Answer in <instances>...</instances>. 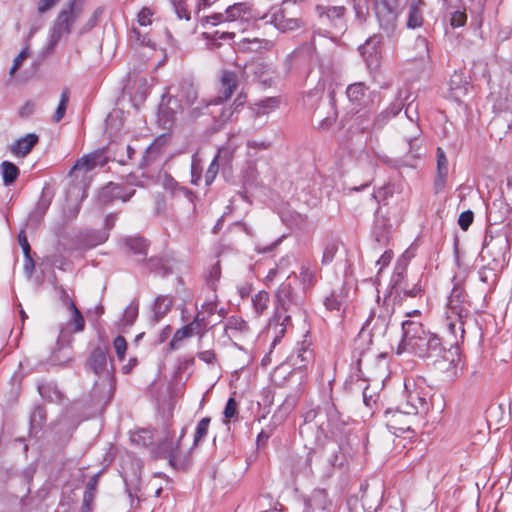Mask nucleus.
Returning a JSON list of instances; mask_svg holds the SVG:
<instances>
[{
  "label": "nucleus",
  "instance_id": "20",
  "mask_svg": "<svg viewBox=\"0 0 512 512\" xmlns=\"http://www.w3.org/2000/svg\"><path fill=\"white\" fill-rule=\"evenodd\" d=\"M451 97L459 101L467 93V82L461 75L454 74L449 82Z\"/></svg>",
  "mask_w": 512,
  "mask_h": 512
},
{
  "label": "nucleus",
  "instance_id": "18",
  "mask_svg": "<svg viewBox=\"0 0 512 512\" xmlns=\"http://www.w3.org/2000/svg\"><path fill=\"white\" fill-rule=\"evenodd\" d=\"M281 218L290 228L304 230L309 225L308 217L298 212L282 213Z\"/></svg>",
  "mask_w": 512,
  "mask_h": 512
},
{
  "label": "nucleus",
  "instance_id": "16",
  "mask_svg": "<svg viewBox=\"0 0 512 512\" xmlns=\"http://www.w3.org/2000/svg\"><path fill=\"white\" fill-rule=\"evenodd\" d=\"M199 327V322L197 319H195L192 323L182 327L181 329H178L174 335L172 340L169 343V349L175 350L179 348V346L182 344V342L191 337L195 330H197Z\"/></svg>",
  "mask_w": 512,
  "mask_h": 512
},
{
  "label": "nucleus",
  "instance_id": "58",
  "mask_svg": "<svg viewBox=\"0 0 512 512\" xmlns=\"http://www.w3.org/2000/svg\"><path fill=\"white\" fill-rule=\"evenodd\" d=\"M401 110L400 104H393L390 110L387 112L389 114V117L396 116Z\"/></svg>",
  "mask_w": 512,
  "mask_h": 512
},
{
  "label": "nucleus",
  "instance_id": "12",
  "mask_svg": "<svg viewBox=\"0 0 512 512\" xmlns=\"http://www.w3.org/2000/svg\"><path fill=\"white\" fill-rule=\"evenodd\" d=\"M237 85L238 81L236 75L232 72H224L221 77L219 96L217 97L215 104H218L219 101L227 100L230 98Z\"/></svg>",
  "mask_w": 512,
  "mask_h": 512
},
{
  "label": "nucleus",
  "instance_id": "62",
  "mask_svg": "<svg viewBox=\"0 0 512 512\" xmlns=\"http://www.w3.org/2000/svg\"><path fill=\"white\" fill-rule=\"evenodd\" d=\"M449 309L451 310V313L456 314L458 316V318L461 319V317H462L461 311H454L455 308L452 306Z\"/></svg>",
  "mask_w": 512,
  "mask_h": 512
},
{
  "label": "nucleus",
  "instance_id": "24",
  "mask_svg": "<svg viewBox=\"0 0 512 512\" xmlns=\"http://www.w3.org/2000/svg\"><path fill=\"white\" fill-rule=\"evenodd\" d=\"M1 175L5 185H11L19 175V169L11 162L4 161L1 166Z\"/></svg>",
  "mask_w": 512,
  "mask_h": 512
},
{
  "label": "nucleus",
  "instance_id": "43",
  "mask_svg": "<svg viewBox=\"0 0 512 512\" xmlns=\"http://www.w3.org/2000/svg\"><path fill=\"white\" fill-rule=\"evenodd\" d=\"M344 15V7H329L326 11V17L333 21H341Z\"/></svg>",
  "mask_w": 512,
  "mask_h": 512
},
{
  "label": "nucleus",
  "instance_id": "36",
  "mask_svg": "<svg viewBox=\"0 0 512 512\" xmlns=\"http://www.w3.org/2000/svg\"><path fill=\"white\" fill-rule=\"evenodd\" d=\"M353 3L357 19L360 22L364 21L368 15L367 0H353Z\"/></svg>",
  "mask_w": 512,
  "mask_h": 512
},
{
  "label": "nucleus",
  "instance_id": "30",
  "mask_svg": "<svg viewBox=\"0 0 512 512\" xmlns=\"http://www.w3.org/2000/svg\"><path fill=\"white\" fill-rule=\"evenodd\" d=\"M291 295V286L289 284H282L276 292V299L278 304L284 309L287 310L288 302Z\"/></svg>",
  "mask_w": 512,
  "mask_h": 512
},
{
  "label": "nucleus",
  "instance_id": "35",
  "mask_svg": "<svg viewBox=\"0 0 512 512\" xmlns=\"http://www.w3.org/2000/svg\"><path fill=\"white\" fill-rule=\"evenodd\" d=\"M113 347L120 361L124 360L127 350V342L123 336H117L113 341Z\"/></svg>",
  "mask_w": 512,
  "mask_h": 512
},
{
  "label": "nucleus",
  "instance_id": "52",
  "mask_svg": "<svg viewBox=\"0 0 512 512\" xmlns=\"http://www.w3.org/2000/svg\"><path fill=\"white\" fill-rule=\"evenodd\" d=\"M199 358L206 363H212L215 355L213 352L207 350L199 353Z\"/></svg>",
  "mask_w": 512,
  "mask_h": 512
},
{
  "label": "nucleus",
  "instance_id": "41",
  "mask_svg": "<svg viewBox=\"0 0 512 512\" xmlns=\"http://www.w3.org/2000/svg\"><path fill=\"white\" fill-rule=\"evenodd\" d=\"M473 219H474V215H473L472 211H470V210L464 211L460 214V216L458 218V224L461 227V229L466 231L472 224Z\"/></svg>",
  "mask_w": 512,
  "mask_h": 512
},
{
  "label": "nucleus",
  "instance_id": "4",
  "mask_svg": "<svg viewBox=\"0 0 512 512\" xmlns=\"http://www.w3.org/2000/svg\"><path fill=\"white\" fill-rule=\"evenodd\" d=\"M374 11L380 28L388 35L392 34L401 13L398 0H375Z\"/></svg>",
  "mask_w": 512,
  "mask_h": 512
},
{
  "label": "nucleus",
  "instance_id": "54",
  "mask_svg": "<svg viewBox=\"0 0 512 512\" xmlns=\"http://www.w3.org/2000/svg\"><path fill=\"white\" fill-rule=\"evenodd\" d=\"M235 35L234 32H228V31H215L213 34V39H224V38H232Z\"/></svg>",
  "mask_w": 512,
  "mask_h": 512
},
{
  "label": "nucleus",
  "instance_id": "53",
  "mask_svg": "<svg viewBox=\"0 0 512 512\" xmlns=\"http://www.w3.org/2000/svg\"><path fill=\"white\" fill-rule=\"evenodd\" d=\"M278 273H279V268L278 267L270 269V271L268 272V274L265 277V283L267 285L271 284L275 280V278H276Z\"/></svg>",
  "mask_w": 512,
  "mask_h": 512
},
{
  "label": "nucleus",
  "instance_id": "49",
  "mask_svg": "<svg viewBox=\"0 0 512 512\" xmlns=\"http://www.w3.org/2000/svg\"><path fill=\"white\" fill-rule=\"evenodd\" d=\"M97 16H98V11H95L93 13V15L91 16V18L82 27L79 28V33L83 34V33L87 32L88 30H90L92 27H94V25L96 23Z\"/></svg>",
  "mask_w": 512,
  "mask_h": 512
},
{
  "label": "nucleus",
  "instance_id": "25",
  "mask_svg": "<svg viewBox=\"0 0 512 512\" xmlns=\"http://www.w3.org/2000/svg\"><path fill=\"white\" fill-rule=\"evenodd\" d=\"M173 306V299L170 296H158L154 303V313L159 319L166 315Z\"/></svg>",
  "mask_w": 512,
  "mask_h": 512
},
{
  "label": "nucleus",
  "instance_id": "32",
  "mask_svg": "<svg viewBox=\"0 0 512 512\" xmlns=\"http://www.w3.org/2000/svg\"><path fill=\"white\" fill-rule=\"evenodd\" d=\"M127 245L130 250L135 254H146L147 244L145 240L139 237L130 238L127 240Z\"/></svg>",
  "mask_w": 512,
  "mask_h": 512
},
{
  "label": "nucleus",
  "instance_id": "22",
  "mask_svg": "<svg viewBox=\"0 0 512 512\" xmlns=\"http://www.w3.org/2000/svg\"><path fill=\"white\" fill-rule=\"evenodd\" d=\"M367 87L363 82H357L347 87V97L351 102L361 104L366 96Z\"/></svg>",
  "mask_w": 512,
  "mask_h": 512
},
{
  "label": "nucleus",
  "instance_id": "55",
  "mask_svg": "<svg viewBox=\"0 0 512 512\" xmlns=\"http://www.w3.org/2000/svg\"><path fill=\"white\" fill-rule=\"evenodd\" d=\"M234 111L231 108H224L221 113V119L220 121L222 123H225L226 121L230 120L232 118Z\"/></svg>",
  "mask_w": 512,
  "mask_h": 512
},
{
  "label": "nucleus",
  "instance_id": "33",
  "mask_svg": "<svg viewBox=\"0 0 512 512\" xmlns=\"http://www.w3.org/2000/svg\"><path fill=\"white\" fill-rule=\"evenodd\" d=\"M209 424H210V418H208V417H205L200 420V422L198 423V425L196 427V431H195V435H194V445H197L199 443V441H201L207 435Z\"/></svg>",
  "mask_w": 512,
  "mask_h": 512
},
{
  "label": "nucleus",
  "instance_id": "11",
  "mask_svg": "<svg viewBox=\"0 0 512 512\" xmlns=\"http://www.w3.org/2000/svg\"><path fill=\"white\" fill-rule=\"evenodd\" d=\"M378 43L379 39L377 37H372L367 40L361 48L362 56L364 57L369 68H376L380 63L381 56L379 50L377 49Z\"/></svg>",
  "mask_w": 512,
  "mask_h": 512
},
{
  "label": "nucleus",
  "instance_id": "42",
  "mask_svg": "<svg viewBox=\"0 0 512 512\" xmlns=\"http://www.w3.org/2000/svg\"><path fill=\"white\" fill-rule=\"evenodd\" d=\"M467 21V15L464 11H455L450 19V24L454 28L463 26Z\"/></svg>",
  "mask_w": 512,
  "mask_h": 512
},
{
  "label": "nucleus",
  "instance_id": "50",
  "mask_svg": "<svg viewBox=\"0 0 512 512\" xmlns=\"http://www.w3.org/2000/svg\"><path fill=\"white\" fill-rule=\"evenodd\" d=\"M93 501V493L91 491H86L84 495V503L83 508L85 512H91V504Z\"/></svg>",
  "mask_w": 512,
  "mask_h": 512
},
{
  "label": "nucleus",
  "instance_id": "1",
  "mask_svg": "<svg viewBox=\"0 0 512 512\" xmlns=\"http://www.w3.org/2000/svg\"><path fill=\"white\" fill-rule=\"evenodd\" d=\"M404 402L400 408L408 414H425L429 411L431 388L423 378H407L404 381Z\"/></svg>",
  "mask_w": 512,
  "mask_h": 512
},
{
  "label": "nucleus",
  "instance_id": "27",
  "mask_svg": "<svg viewBox=\"0 0 512 512\" xmlns=\"http://www.w3.org/2000/svg\"><path fill=\"white\" fill-rule=\"evenodd\" d=\"M252 302L256 314L260 316L268 307L269 295L267 292L260 291L252 298Z\"/></svg>",
  "mask_w": 512,
  "mask_h": 512
},
{
  "label": "nucleus",
  "instance_id": "29",
  "mask_svg": "<svg viewBox=\"0 0 512 512\" xmlns=\"http://www.w3.org/2000/svg\"><path fill=\"white\" fill-rule=\"evenodd\" d=\"M68 307L72 313L71 322L74 325V331L80 332L84 329L85 321L80 313V311L77 309L75 304L72 301H68Z\"/></svg>",
  "mask_w": 512,
  "mask_h": 512
},
{
  "label": "nucleus",
  "instance_id": "21",
  "mask_svg": "<svg viewBox=\"0 0 512 512\" xmlns=\"http://www.w3.org/2000/svg\"><path fill=\"white\" fill-rule=\"evenodd\" d=\"M273 22L275 27L282 31H293L300 27L301 23L296 18H287L284 14H275L273 18Z\"/></svg>",
  "mask_w": 512,
  "mask_h": 512
},
{
  "label": "nucleus",
  "instance_id": "51",
  "mask_svg": "<svg viewBox=\"0 0 512 512\" xmlns=\"http://www.w3.org/2000/svg\"><path fill=\"white\" fill-rule=\"evenodd\" d=\"M296 406V398L295 397H287L284 403L282 404V409L286 412H290Z\"/></svg>",
  "mask_w": 512,
  "mask_h": 512
},
{
  "label": "nucleus",
  "instance_id": "2",
  "mask_svg": "<svg viewBox=\"0 0 512 512\" xmlns=\"http://www.w3.org/2000/svg\"><path fill=\"white\" fill-rule=\"evenodd\" d=\"M83 12V5L77 0H71L59 12L50 31L49 46L55 47L58 42L68 36L78 22Z\"/></svg>",
  "mask_w": 512,
  "mask_h": 512
},
{
  "label": "nucleus",
  "instance_id": "61",
  "mask_svg": "<svg viewBox=\"0 0 512 512\" xmlns=\"http://www.w3.org/2000/svg\"><path fill=\"white\" fill-rule=\"evenodd\" d=\"M421 315V311L420 310H412V311H409L406 313V316L408 318H416V317H419Z\"/></svg>",
  "mask_w": 512,
  "mask_h": 512
},
{
  "label": "nucleus",
  "instance_id": "57",
  "mask_svg": "<svg viewBox=\"0 0 512 512\" xmlns=\"http://www.w3.org/2000/svg\"><path fill=\"white\" fill-rule=\"evenodd\" d=\"M137 364V360L135 358L129 359L128 363L122 367V371L125 374H128L133 367H135Z\"/></svg>",
  "mask_w": 512,
  "mask_h": 512
},
{
  "label": "nucleus",
  "instance_id": "34",
  "mask_svg": "<svg viewBox=\"0 0 512 512\" xmlns=\"http://www.w3.org/2000/svg\"><path fill=\"white\" fill-rule=\"evenodd\" d=\"M337 251H338V244L335 241H330V242L326 243L324 250H323L322 262L330 263L334 259Z\"/></svg>",
  "mask_w": 512,
  "mask_h": 512
},
{
  "label": "nucleus",
  "instance_id": "40",
  "mask_svg": "<svg viewBox=\"0 0 512 512\" xmlns=\"http://www.w3.org/2000/svg\"><path fill=\"white\" fill-rule=\"evenodd\" d=\"M138 316V307L135 304H130L126 307L123 315V320L126 324L131 325Z\"/></svg>",
  "mask_w": 512,
  "mask_h": 512
},
{
  "label": "nucleus",
  "instance_id": "26",
  "mask_svg": "<svg viewBox=\"0 0 512 512\" xmlns=\"http://www.w3.org/2000/svg\"><path fill=\"white\" fill-rule=\"evenodd\" d=\"M176 97L179 99V101L181 103H183V108L184 107L188 108L196 100L197 92H196V89H195V87L193 85L188 84L185 87H183L181 92L179 94H177Z\"/></svg>",
  "mask_w": 512,
  "mask_h": 512
},
{
  "label": "nucleus",
  "instance_id": "7",
  "mask_svg": "<svg viewBox=\"0 0 512 512\" xmlns=\"http://www.w3.org/2000/svg\"><path fill=\"white\" fill-rule=\"evenodd\" d=\"M403 336L397 353L408 351L415 342L420 340L427 332L424 330L422 323L416 320L408 319L402 322Z\"/></svg>",
  "mask_w": 512,
  "mask_h": 512
},
{
  "label": "nucleus",
  "instance_id": "39",
  "mask_svg": "<svg viewBox=\"0 0 512 512\" xmlns=\"http://www.w3.org/2000/svg\"><path fill=\"white\" fill-rule=\"evenodd\" d=\"M29 56V51L27 48H24L14 59L13 65L9 71L10 76H13L16 71L21 67L23 61H25Z\"/></svg>",
  "mask_w": 512,
  "mask_h": 512
},
{
  "label": "nucleus",
  "instance_id": "38",
  "mask_svg": "<svg viewBox=\"0 0 512 512\" xmlns=\"http://www.w3.org/2000/svg\"><path fill=\"white\" fill-rule=\"evenodd\" d=\"M153 11L150 8L144 7L138 13L137 21L140 26H148L152 23Z\"/></svg>",
  "mask_w": 512,
  "mask_h": 512
},
{
  "label": "nucleus",
  "instance_id": "19",
  "mask_svg": "<svg viewBox=\"0 0 512 512\" xmlns=\"http://www.w3.org/2000/svg\"><path fill=\"white\" fill-rule=\"evenodd\" d=\"M424 2L422 0H415L412 2L409 10L407 26L409 28L420 27L423 23L422 10Z\"/></svg>",
  "mask_w": 512,
  "mask_h": 512
},
{
  "label": "nucleus",
  "instance_id": "63",
  "mask_svg": "<svg viewBox=\"0 0 512 512\" xmlns=\"http://www.w3.org/2000/svg\"><path fill=\"white\" fill-rule=\"evenodd\" d=\"M419 291H420V290H419L418 288H413L412 290H410V291L408 292V294H409L410 296H416V294H417Z\"/></svg>",
  "mask_w": 512,
  "mask_h": 512
},
{
  "label": "nucleus",
  "instance_id": "56",
  "mask_svg": "<svg viewBox=\"0 0 512 512\" xmlns=\"http://www.w3.org/2000/svg\"><path fill=\"white\" fill-rule=\"evenodd\" d=\"M34 110V104L33 103H26L20 110V113L22 116H27L31 114Z\"/></svg>",
  "mask_w": 512,
  "mask_h": 512
},
{
  "label": "nucleus",
  "instance_id": "45",
  "mask_svg": "<svg viewBox=\"0 0 512 512\" xmlns=\"http://www.w3.org/2000/svg\"><path fill=\"white\" fill-rule=\"evenodd\" d=\"M60 0H39L37 10L39 13H45L53 8Z\"/></svg>",
  "mask_w": 512,
  "mask_h": 512
},
{
  "label": "nucleus",
  "instance_id": "31",
  "mask_svg": "<svg viewBox=\"0 0 512 512\" xmlns=\"http://www.w3.org/2000/svg\"><path fill=\"white\" fill-rule=\"evenodd\" d=\"M225 152H226V150H220L219 154L214 158V160L211 162L210 166L208 167L206 174H205V181H206L207 185H210L213 182V180L215 179L216 175L218 174V171H219L218 159Z\"/></svg>",
  "mask_w": 512,
  "mask_h": 512
},
{
  "label": "nucleus",
  "instance_id": "10",
  "mask_svg": "<svg viewBox=\"0 0 512 512\" xmlns=\"http://www.w3.org/2000/svg\"><path fill=\"white\" fill-rule=\"evenodd\" d=\"M105 163L106 160L103 157V153L96 151L79 159L73 166L71 174L77 172L87 173L97 166H103Z\"/></svg>",
  "mask_w": 512,
  "mask_h": 512
},
{
  "label": "nucleus",
  "instance_id": "64",
  "mask_svg": "<svg viewBox=\"0 0 512 512\" xmlns=\"http://www.w3.org/2000/svg\"><path fill=\"white\" fill-rule=\"evenodd\" d=\"M216 0H204V4L209 6L211 5L213 2H215Z\"/></svg>",
  "mask_w": 512,
  "mask_h": 512
},
{
  "label": "nucleus",
  "instance_id": "3",
  "mask_svg": "<svg viewBox=\"0 0 512 512\" xmlns=\"http://www.w3.org/2000/svg\"><path fill=\"white\" fill-rule=\"evenodd\" d=\"M256 19L251 7L245 3H236L229 6L225 13L214 14L208 17V22L216 25L220 22H235L238 31L244 32Z\"/></svg>",
  "mask_w": 512,
  "mask_h": 512
},
{
  "label": "nucleus",
  "instance_id": "46",
  "mask_svg": "<svg viewBox=\"0 0 512 512\" xmlns=\"http://www.w3.org/2000/svg\"><path fill=\"white\" fill-rule=\"evenodd\" d=\"M18 242H19V245L21 246L25 256L29 257L30 245H29V242H28V239H27L25 231L22 230L19 233V235H18Z\"/></svg>",
  "mask_w": 512,
  "mask_h": 512
},
{
  "label": "nucleus",
  "instance_id": "17",
  "mask_svg": "<svg viewBox=\"0 0 512 512\" xmlns=\"http://www.w3.org/2000/svg\"><path fill=\"white\" fill-rule=\"evenodd\" d=\"M280 101L276 97H269L251 106L253 114L257 117L268 115L279 107Z\"/></svg>",
  "mask_w": 512,
  "mask_h": 512
},
{
  "label": "nucleus",
  "instance_id": "44",
  "mask_svg": "<svg viewBox=\"0 0 512 512\" xmlns=\"http://www.w3.org/2000/svg\"><path fill=\"white\" fill-rule=\"evenodd\" d=\"M237 414V403L234 398H229L225 409H224V416L227 419L233 418Z\"/></svg>",
  "mask_w": 512,
  "mask_h": 512
},
{
  "label": "nucleus",
  "instance_id": "6",
  "mask_svg": "<svg viewBox=\"0 0 512 512\" xmlns=\"http://www.w3.org/2000/svg\"><path fill=\"white\" fill-rule=\"evenodd\" d=\"M422 338L414 343L408 351H411L423 358L438 357L442 352L440 339L437 335L427 332Z\"/></svg>",
  "mask_w": 512,
  "mask_h": 512
},
{
  "label": "nucleus",
  "instance_id": "47",
  "mask_svg": "<svg viewBox=\"0 0 512 512\" xmlns=\"http://www.w3.org/2000/svg\"><path fill=\"white\" fill-rule=\"evenodd\" d=\"M325 306L329 310H339L341 303L337 300V298L332 294L325 299Z\"/></svg>",
  "mask_w": 512,
  "mask_h": 512
},
{
  "label": "nucleus",
  "instance_id": "13",
  "mask_svg": "<svg viewBox=\"0 0 512 512\" xmlns=\"http://www.w3.org/2000/svg\"><path fill=\"white\" fill-rule=\"evenodd\" d=\"M37 142L38 136L36 134H27L11 146V151L15 156L24 157L32 150Z\"/></svg>",
  "mask_w": 512,
  "mask_h": 512
},
{
  "label": "nucleus",
  "instance_id": "23",
  "mask_svg": "<svg viewBox=\"0 0 512 512\" xmlns=\"http://www.w3.org/2000/svg\"><path fill=\"white\" fill-rule=\"evenodd\" d=\"M437 156V182L444 184L448 175V160L444 150L440 147L436 151Z\"/></svg>",
  "mask_w": 512,
  "mask_h": 512
},
{
  "label": "nucleus",
  "instance_id": "8",
  "mask_svg": "<svg viewBox=\"0 0 512 512\" xmlns=\"http://www.w3.org/2000/svg\"><path fill=\"white\" fill-rule=\"evenodd\" d=\"M88 366L96 375L105 378H109L113 372L112 366L108 365L106 351L100 347L92 351Z\"/></svg>",
  "mask_w": 512,
  "mask_h": 512
},
{
  "label": "nucleus",
  "instance_id": "37",
  "mask_svg": "<svg viewBox=\"0 0 512 512\" xmlns=\"http://www.w3.org/2000/svg\"><path fill=\"white\" fill-rule=\"evenodd\" d=\"M312 353L310 350L306 348H301L298 350L296 354L291 356V361L294 365L302 366L304 362H307L311 359Z\"/></svg>",
  "mask_w": 512,
  "mask_h": 512
},
{
  "label": "nucleus",
  "instance_id": "5",
  "mask_svg": "<svg viewBox=\"0 0 512 512\" xmlns=\"http://www.w3.org/2000/svg\"><path fill=\"white\" fill-rule=\"evenodd\" d=\"M416 414H408L405 409H387L384 414L385 423L391 433L400 436L411 431L413 416Z\"/></svg>",
  "mask_w": 512,
  "mask_h": 512
},
{
  "label": "nucleus",
  "instance_id": "60",
  "mask_svg": "<svg viewBox=\"0 0 512 512\" xmlns=\"http://www.w3.org/2000/svg\"><path fill=\"white\" fill-rule=\"evenodd\" d=\"M247 145H248V147H255V148H259V149H266V145L263 142L257 143V142L248 141Z\"/></svg>",
  "mask_w": 512,
  "mask_h": 512
},
{
  "label": "nucleus",
  "instance_id": "48",
  "mask_svg": "<svg viewBox=\"0 0 512 512\" xmlns=\"http://www.w3.org/2000/svg\"><path fill=\"white\" fill-rule=\"evenodd\" d=\"M393 258V254L391 251H385L380 259L377 261V265L380 266L379 270H382L385 266H387Z\"/></svg>",
  "mask_w": 512,
  "mask_h": 512
},
{
  "label": "nucleus",
  "instance_id": "14",
  "mask_svg": "<svg viewBox=\"0 0 512 512\" xmlns=\"http://www.w3.org/2000/svg\"><path fill=\"white\" fill-rule=\"evenodd\" d=\"M238 49L241 51L259 52L262 50H269L272 47V43L265 39L257 37L249 38L245 37L238 43Z\"/></svg>",
  "mask_w": 512,
  "mask_h": 512
},
{
  "label": "nucleus",
  "instance_id": "28",
  "mask_svg": "<svg viewBox=\"0 0 512 512\" xmlns=\"http://www.w3.org/2000/svg\"><path fill=\"white\" fill-rule=\"evenodd\" d=\"M69 97H70L69 90L68 89L63 90V92L61 93V96H60V101H59L58 107L53 116V121L55 123H58L63 119L66 109H67L68 102H69Z\"/></svg>",
  "mask_w": 512,
  "mask_h": 512
},
{
  "label": "nucleus",
  "instance_id": "9",
  "mask_svg": "<svg viewBox=\"0 0 512 512\" xmlns=\"http://www.w3.org/2000/svg\"><path fill=\"white\" fill-rule=\"evenodd\" d=\"M161 452L164 457L169 460V463L175 467H182L185 463L184 457L180 451L179 440L173 441L166 437L160 444Z\"/></svg>",
  "mask_w": 512,
  "mask_h": 512
},
{
  "label": "nucleus",
  "instance_id": "15",
  "mask_svg": "<svg viewBox=\"0 0 512 512\" xmlns=\"http://www.w3.org/2000/svg\"><path fill=\"white\" fill-rule=\"evenodd\" d=\"M134 191L124 193L123 188L115 183H109L104 187L100 193L102 201L106 202L113 199H121L122 201H128L133 195Z\"/></svg>",
  "mask_w": 512,
  "mask_h": 512
},
{
  "label": "nucleus",
  "instance_id": "59",
  "mask_svg": "<svg viewBox=\"0 0 512 512\" xmlns=\"http://www.w3.org/2000/svg\"><path fill=\"white\" fill-rule=\"evenodd\" d=\"M170 334H171V327L166 326L160 334V341L164 342L170 336Z\"/></svg>",
  "mask_w": 512,
  "mask_h": 512
}]
</instances>
